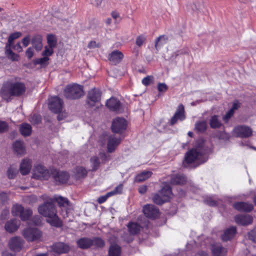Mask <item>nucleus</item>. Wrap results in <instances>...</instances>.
<instances>
[{
  "instance_id": "20e7f679",
  "label": "nucleus",
  "mask_w": 256,
  "mask_h": 256,
  "mask_svg": "<svg viewBox=\"0 0 256 256\" xmlns=\"http://www.w3.org/2000/svg\"><path fill=\"white\" fill-rule=\"evenodd\" d=\"M64 96L69 99L74 100L80 98L84 95L83 87L78 84L68 86L64 91Z\"/></svg>"
},
{
  "instance_id": "5701e85b",
  "label": "nucleus",
  "mask_w": 256,
  "mask_h": 256,
  "mask_svg": "<svg viewBox=\"0 0 256 256\" xmlns=\"http://www.w3.org/2000/svg\"><path fill=\"white\" fill-rule=\"evenodd\" d=\"M31 162L28 158L24 159L20 165V172L22 175L28 174L31 170Z\"/></svg>"
},
{
  "instance_id": "4be33fe9",
  "label": "nucleus",
  "mask_w": 256,
  "mask_h": 256,
  "mask_svg": "<svg viewBox=\"0 0 256 256\" xmlns=\"http://www.w3.org/2000/svg\"><path fill=\"white\" fill-rule=\"evenodd\" d=\"M76 244L80 248L87 249L93 246V241L92 238L84 237L78 240Z\"/></svg>"
},
{
  "instance_id": "a18cd8bd",
  "label": "nucleus",
  "mask_w": 256,
  "mask_h": 256,
  "mask_svg": "<svg viewBox=\"0 0 256 256\" xmlns=\"http://www.w3.org/2000/svg\"><path fill=\"white\" fill-rule=\"evenodd\" d=\"M29 120L32 124H37L41 122L42 118L39 114H33L30 116Z\"/></svg>"
},
{
  "instance_id": "052dcab7",
  "label": "nucleus",
  "mask_w": 256,
  "mask_h": 256,
  "mask_svg": "<svg viewBox=\"0 0 256 256\" xmlns=\"http://www.w3.org/2000/svg\"><path fill=\"white\" fill-rule=\"evenodd\" d=\"M248 236L249 239L252 240L253 242H254V237L256 236V228H254L248 234Z\"/></svg>"
},
{
  "instance_id": "39448f33",
  "label": "nucleus",
  "mask_w": 256,
  "mask_h": 256,
  "mask_svg": "<svg viewBox=\"0 0 256 256\" xmlns=\"http://www.w3.org/2000/svg\"><path fill=\"white\" fill-rule=\"evenodd\" d=\"M12 212L13 216H20L22 220H28L32 214L31 210H24L22 205L18 204H16L12 206Z\"/></svg>"
},
{
  "instance_id": "f3484780",
  "label": "nucleus",
  "mask_w": 256,
  "mask_h": 256,
  "mask_svg": "<svg viewBox=\"0 0 256 256\" xmlns=\"http://www.w3.org/2000/svg\"><path fill=\"white\" fill-rule=\"evenodd\" d=\"M235 220L239 224L246 226L252 223L253 218L250 215L242 214L236 216Z\"/></svg>"
},
{
  "instance_id": "8fccbe9b",
  "label": "nucleus",
  "mask_w": 256,
  "mask_h": 256,
  "mask_svg": "<svg viewBox=\"0 0 256 256\" xmlns=\"http://www.w3.org/2000/svg\"><path fill=\"white\" fill-rule=\"evenodd\" d=\"M53 53V48L46 46L44 47V50L42 52V56H48H48H52Z\"/></svg>"
},
{
  "instance_id": "09e8293b",
  "label": "nucleus",
  "mask_w": 256,
  "mask_h": 256,
  "mask_svg": "<svg viewBox=\"0 0 256 256\" xmlns=\"http://www.w3.org/2000/svg\"><path fill=\"white\" fill-rule=\"evenodd\" d=\"M48 43L49 48H54L56 46V42L53 36H48Z\"/></svg>"
},
{
  "instance_id": "e433bc0d",
  "label": "nucleus",
  "mask_w": 256,
  "mask_h": 256,
  "mask_svg": "<svg viewBox=\"0 0 256 256\" xmlns=\"http://www.w3.org/2000/svg\"><path fill=\"white\" fill-rule=\"evenodd\" d=\"M11 47H6V54L8 58L12 61H18L19 60L20 56L14 52L11 48Z\"/></svg>"
},
{
  "instance_id": "79ce46f5",
  "label": "nucleus",
  "mask_w": 256,
  "mask_h": 256,
  "mask_svg": "<svg viewBox=\"0 0 256 256\" xmlns=\"http://www.w3.org/2000/svg\"><path fill=\"white\" fill-rule=\"evenodd\" d=\"M168 40V37L162 35L160 36L156 40L155 47L158 50V48L162 44H165Z\"/></svg>"
},
{
  "instance_id": "ddd939ff",
  "label": "nucleus",
  "mask_w": 256,
  "mask_h": 256,
  "mask_svg": "<svg viewBox=\"0 0 256 256\" xmlns=\"http://www.w3.org/2000/svg\"><path fill=\"white\" fill-rule=\"evenodd\" d=\"M52 174L56 182L60 184L66 182L70 178V175L68 172H59L55 169L52 170Z\"/></svg>"
},
{
  "instance_id": "5fc2aeb1",
  "label": "nucleus",
  "mask_w": 256,
  "mask_h": 256,
  "mask_svg": "<svg viewBox=\"0 0 256 256\" xmlns=\"http://www.w3.org/2000/svg\"><path fill=\"white\" fill-rule=\"evenodd\" d=\"M158 88L160 92H165L168 89V86L164 83H160L158 86Z\"/></svg>"
},
{
  "instance_id": "c03bdc74",
  "label": "nucleus",
  "mask_w": 256,
  "mask_h": 256,
  "mask_svg": "<svg viewBox=\"0 0 256 256\" xmlns=\"http://www.w3.org/2000/svg\"><path fill=\"white\" fill-rule=\"evenodd\" d=\"M50 58L48 56H43V58L34 60V64H40L42 66H45L48 64V62Z\"/></svg>"
},
{
  "instance_id": "423d86ee",
  "label": "nucleus",
  "mask_w": 256,
  "mask_h": 256,
  "mask_svg": "<svg viewBox=\"0 0 256 256\" xmlns=\"http://www.w3.org/2000/svg\"><path fill=\"white\" fill-rule=\"evenodd\" d=\"M32 177L36 180H47L50 177V172L44 166H36L33 170Z\"/></svg>"
},
{
  "instance_id": "0e129e2a",
  "label": "nucleus",
  "mask_w": 256,
  "mask_h": 256,
  "mask_svg": "<svg viewBox=\"0 0 256 256\" xmlns=\"http://www.w3.org/2000/svg\"><path fill=\"white\" fill-rule=\"evenodd\" d=\"M100 158L104 163H106L110 160V156L104 153L101 154Z\"/></svg>"
},
{
  "instance_id": "412c9836",
  "label": "nucleus",
  "mask_w": 256,
  "mask_h": 256,
  "mask_svg": "<svg viewBox=\"0 0 256 256\" xmlns=\"http://www.w3.org/2000/svg\"><path fill=\"white\" fill-rule=\"evenodd\" d=\"M70 246L68 244L64 242H58L52 246L53 250L58 254L68 252L70 250Z\"/></svg>"
},
{
  "instance_id": "de8ad7c7",
  "label": "nucleus",
  "mask_w": 256,
  "mask_h": 256,
  "mask_svg": "<svg viewBox=\"0 0 256 256\" xmlns=\"http://www.w3.org/2000/svg\"><path fill=\"white\" fill-rule=\"evenodd\" d=\"M93 246L98 248H102L104 246V241L99 238H92Z\"/></svg>"
},
{
  "instance_id": "cd10ccee",
  "label": "nucleus",
  "mask_w": 256,
  "mask_h": 256,
  "mask_svg": "<svg viewBox=\"0 0 256 256\" xmlns=\"http://www.w3.org/2000/svg\"><path fill=\"white\" fill-rule=\"evenodd\" d=\"M158 192L166 202L168 200L172 194L171 188L168 184H165Z\"/></svg>"
},
{
  "instance_id": "ea45409f",
  "label": "nucleus",
  "mask_w": 256,
  "mask_h": 256,
  "mask_svg": "<svg viewBox=\"0 0 256 256\" xmlns=\"http://www.w3.org/2000/svg\"><path fill=\"white\" fill-rule=\"evenodd\" d=\"M18 174V170L16 166H10L7 170V175L10 179L14 178Z\"/></svg>"
},
{
  "instance_id": "f257e3e1",
  "label": "nucleus",
  "mask_w": 256,
  "mask_h": 256,
  "mask_svg": "<svg viewBox=\"0 0 256 256\" xmlns=\"http://www.w3.org/2000/svg\"><path fill=\"white\" fill-rule=\"evenodd\" d=\"M40 198L44 200H49L46 195H42ZM38 212L40 214L47 218V222L52 226L60 228L62 226V221L57 215L56 206L52 202L46 201L39 206Z\"/></svg>"
},
{
  "instance_id": "c756f323",
  "label": "nucleus",
  "mask_w": 256,
  "mask_h": 256,
  "mask_svg": "<svg viewBox=\"0 0 256 256\" xmlns=\"http://www.w3.org/2000/svg\"><path fill=\"white\" fill-rule=\"evenodd\" d=\"M86 175V170L82 166L76 168L74 171V176L76 179L84 178Z\"/></svg>"
},
{
  "instance_id": "c85d7f7f",
  "label": "nucleus",
  "mask_w": 256,
  "mask_h": 256,
  "mask_svg": "<svg viewBox=\"0 0 256 256\" xmlns=\"http://www.w3.org/2000/svg\"><path fill=\"white\" fill-rule=\"evenodd\" d=\"M236 233V228L232 226L230 228L226 230L224 234L222 236V238L224 241H228L234 238Z\"/></svg>"
},
{
  "instance_id": "a19ab883",
  "label": "nucleus",
  "mask_w": 256,
  "mask_h": 256,
  "mask_svg": "<svg viewBox=\"0 0 256 256\" xmlns=\"http://www.w3.org/2000/svg\"><path fill=\"white\" fill-rule=\"evenodd\" d=\"M56 201L58 203L60 207L67 208L69 205V202L66 198L62 196H58L55 198Z\"/></svg>"
},
{
  "instance_id": "49530a36",
  "label": "nucleus",
  "mask_w": 256,
  "mask_h": 256,
  "mask_svg": "<svg viewBox=\"0 0 256 256\" xmlns=\"http://www.w3.org/2000/svg\"><path fill=\"white\" fill-rule=\"evenodd\" d=\"M152 200L155 204H162L166 202L164 199L162 198V197L158 192L154 195L152 198Z\"/></svg>"
},
{
  "instance_id": "393cba45",
  "label": "nucleus",
  "mask_w": 256,
  "mask_h": 256,
  "mask_svg": "<svg viewBox=\"0 0 256 256\" xmlns=\"http://www.w3.org/2000/svg\"><path fill=\"white\" fill-rule=\"evenodd\" d=\"M32 47L34 48L38 52L41 50L43 46L42 36L40 35L34 36L32 39Z\"/></svg>"
},
{
  "instance_id": "37998d69",
  "label": "nucleus",
  "mask_w": 256,
  "mask_h": 256,
  "mask_svg": "<svg viewBox=\"0 0 256 256\" xmlns=\"http://www.w3.org/2000/svg\"><path fill=\"white\" fill-rule=\"evenodd\" d=\"M90 161L92 164V170H96L100 166L99 158L96 156H92L91 158Z\"/></svg>"
},
{
  "instance_id": "69168bd1",
  "label": "nucleus",
  "mask_w": 256,
  "mask_h": 256,
  "mask_svg": "<svg viewBox=\"0 0 256 256\" xmlns=\"http://www.w3.org/2000/svg\"><path fill=\"white\" fill-rule=\"evenodd\" d=\"M150 80L151 78L150 76H146L142 79V83L145 86H148L150 84Z\"/></svg>"
},
{
  "instance_id": "4468645a",
  "label": "nucleus",
  "mask_w": 256,
  "mask_h": 256,
  "mask_svg": "<svg viewBox=\"0 0 256 256\" xmlns=\"http://www.w3.org/2000/svg\"><path fill=\"white\" fill-rule=\"evenodd\" d=\"M120 142L121 140L120 138H117L114 135L109 136L107 142L108 152L110 153L114 152Z\"/></svg>"
},
{
  "instance_id": "aec40b11",
  "label": "nucleus",
  "mask_w": 256,
  "mask_h": 256,
  "mask_svg": "<svg viewBox=\"0 0 256 256\" xmlns=\"http://www.w3.org/2000/svg\"><path fill=\"white\" fill-rule=\"evenodd\" d=\"M106 106L112 111L120 112V102L116 98H112L106 102Z\"/></svg>"
},
{
  "instance_id": "a211bd4d",
  "label": "nucleus",
  "mask_w": 256,
  "mask_h": 256,
  "mask_svg": "<svg viewBox=\"0 0 256 256\" xmlns=\"http://www.w3.org/2000/svg\"><path fill=\"white\" fill-rule=\"evenodd\" d=\"M235 209L240 212H250L254 209L252 204L245 202H238L234 204Z\"/></svg>"
},
{
  "instance_id": "4d7b16f0",
  "label": "nucleus",
  "mask_w": 256,
  "mask_h": 256,
  "mask_svg": "<svg viewBox=\"0 0 256 256\" xmlns=\"http://www.w3.org/2000/svg\"><path fill=\"white\" fill-rule=\"evenodd\" d=\"M234 114L230 110L223 117V120L225 122H228L229 120L234 115Z\"/></svg>"
},
{
  "instance_id": "7ed1b4c3",
  "label": "nucleus",
  "mask_w": 256,
  "mask_h": 256,
  "mask_svg": "<svg viewBox=\"0 0 256 256\" xmlns=\"http://www.w3.org/2000/svg\"><path fill=\"white\" fill-rule=\"evenodd\" d=\"M205 142L202 139H198L196 141V148H192L186 152L185 156V160L188 164H192L196 160H198L201 163L206 161V159L202 160L204 155L206 152Z\"/></svg>"
},
{
  "instance_id": "13d9d810",
  "label": "nucleus",
  "mask_w": 256,
  "mask_h": 256,
  "mask_svg": "<svg viewBox=\"0 0 256 256\" xmlns=\"http://www.w3.org/2000/svg\"><path fill=\"white\" fill-rule=\"evenodd\" d=\"M30 42V36L28 35L25 36L22 40V42L24 47H26L28 46Z\"/></svg>"
},
{
  "instance_id": "680f3d73",
  "label": "nucleus",
  "mask_w": 256,
  "mask_h": 256,
  "mask_svg": "<svg viewBox=\"0 0 256 256\" xmlns=\"http://www.w3.org/2000/svg\"><path fill=\"white\" fill-rule=\"evenodd\" d=\"M240 102L238 101H235L233 104L232 108L230 109V110L234 113V111L240 107Z\"/></svg>"
},
{
  "instance_id": "9b49d317",
  "label": "nucleus",
  "mask_w": 256,
  "mask_h": 256,
  "mask_svg": "<svg viewBox=\"0 0 256 256\" xmlns=\"http://www.w3.org/2000/svg\"><path fill=\"white\" fill-rule=\"evenodd\" d=\"M234 134L238 137L246 138L250 136L252 130L250 128L246 126H238L234 129Z\"/></svg>"
},
{
  "instance_id": "473e14b6",
  "label": "nucleus",
  "mask_w": 256,
  "mask_h": 256,
  "mask_svg": "<svg viewBox=\"0 0 256 256\" xmlns=\"http://www.w3.org/2000/svg\"><path fill=\"white\" fill-rule=\"evenodd\" d=\"M213 256H225L226 250L222 246H213L212 248Z\"/></svg>"
},
{
  "instance_id": "bb28decb",
  "label": "nucleus",
  "mask_w": 256,
  "mask_h": 256,
  "mask_svg": "<svg viewBox=\"0 0 256 256\" xmlns=\"http://www.w3.org/2000/svg\"><path fill=\"white\" fill-rule=\"evenodd\" d=\"M19 222L16 220H12L8 222L5 225L6 231L12 232L18 230L19 226Z\"/></svg>"
},
{
  "instance_id": "f03ea898",
  "label": "nucleus",
  "mask_w": 256,
  "mask_h": 256,
  "mask_svg": "<svg viewBox=\"0 0 256 256\" xmlns=\"http://www.w3.org/2000/svg\"><path fill=\"white\" fill-rule=\"evenodd\" d=\"M26 91V86L24 83L7 81L3 84L0 88V96L3 100L8 102L12 100V96H21Z\"/></svg>"
},
{
  "instance_id": "2f4dec72",
  "label": "nucleus",
  "mask_w": 256,
  "mask_h": 256,
  "mask_svg": "<svg viewBox=\"0 0 256 256\" xmlns=\"http://www.w3.org/2000/svg\"><path fill=\"white\" fill-rule=\"evenodd\" d=\"M20 131L23 136H28L30 135L32 132V128L30 124L24 123L20 126Z\"/></svg>"
},
{
  "instance_id": "9d476101",
  "label": "nucleus",
  "mask_w": 256,
  "mask_h": 256,
  "mask_svg": "<svg viewBox=\"0 0 256 256\" xmlns=\"http://www.w3.org/2000/svg\"><path fill=\"white\" fill-rule=\"evenodd\" d=\"M127 125V122L124 118H116L113 120L112 130L114 133L121 134L126 130Z\"/></svg>"
},
{
  "instance_id": "a878e982",
  "label": "nucleus",
  "mask_w": 256,
  "mask_h": 256,
  "mask_svg": "<svg viewBox=\"0 0 256 256\" xmlns=\"http://www.w3.org/2000/svg\"><path fill=\"white\" fill-rule=\"evenodd\" d=\"M186 182V177L182 174L172 175L171 176L170 183L174 184H184Z\"/></svg>"
},
{
  "instance_id": "6e6d98bb",
  "label": "nucleus",
  "mask_w": 256,
  "mask_h": 256,
  "mask_svg": "<svg viewBox=\"0 0 256 256\" xmlns=\"http://www.w3.org/2000/svg\"><path fill=\"white\" fill-rule=\"evenodd\" d=\"M204 202L210 206H215L217 204V202L211 198H208L204 200Z\"/></svg>"
},
{
  "instance_id": "7c9ffc66",
  "label": "nucleus",
  "mask_w": 256,
  "mask_h": 256,
  "mask_svg": "<svg viewBox=\"0 0 256 256\" xmlns=\"http://www.w3.org/2000/svg\"><path fill=\"white\" fill-rule=\"evenodd\" d=\"M128 232L132 235L137 234L141 230V226L136 222H129L128 224Z\"/></svg>"
},
{
  "instance_id": "774afa93",
  "label": "nucleus",
  "mask_w": 256,
  "mask_h": 256,
  "mask_svg": "<svg viewBox=\"0 0 256 256\" xmlns=\"http://www.w3.org/2000/svg\"><path fill=\"white\" fill-rule=\"evenodd\" d=\"M13 48L19 52H22L23 50L20 42L16 43V44L14 46Z\"/></svg>"
},
{
  "instance_id": "864d4df0",
  "label": "nucleus",
  "mask_w": 256,
  "mask_h": 256,
  "mask_svg": "<svg viewBox=\"0 0 256 256\" xmlns=\"http://www.w3.org/2000/svg\"><path fill=\"white\" fill-rule=\"evenodd\" d=\"M26 55L28 59H30L34 56L33 47L28 48L26 52Z\"/></svg>"
},
{
  "instance_id": "c9c22d12",
  "label": "nucleus",
  "mask_w": 256,
  "mask_h": 256,
  "mask_svg": "<svg viewBox=\"0 0 256 256\" xmlns=\"http://www.w3.org/2000/svg\"><path fill=\"white\" fill-rule=\"evenodd\" d=\"M208 124L206 121H198L195 124L194 130L198 132L202 133L206 130Z\"/></svg>"
},
{
  "instance_id": "338daca9",
  "label": "nucleus",
  "mask_w": 256,
  "mask_h": 256,
  "mask_svg": "<svg viewBox=\"0 0 256 256\" xmlns=\"http://www.w3.org/2000/svg\"><path fill=\"white\" fill-rule=\"evenodd\" d=\"M122 190V185L120 184L119 186H117L115 188L114 190V192H116V194H121Z\"/></svg>"
},
{
  "instance_id": "2eb2a0df",
  "label": "nucleus",
  "mask_w": 256,
  "mask_h": 256,
  "mask_svg": "<svg viewBox=\"0 0 256 256\" xmlns=\"http://www.w3.org/2000/svg\"><path fill=\"white\" fill-rule=\"evenodd\" d=\"M185 118L184 106L182 104H180L170 120V124L173 126L178 122V120H182Z\"/></svg>"
},
{
  "instance_id": "6e6552de",
  "label": "nucleus",
  "mask_w": 256,
  "mask_h": 256,
  "mask_svg": "<svg viewBox=\"0 0 256 256\" xmlns=\"http://www.w3.org/2000/svg\"><path fill=\"white\" fill-rule=\"evenodd\" d=\"M24 238L28 242L36 241L42 237V232L36 228H26L23 232Z\"/></svg>"
},
{
  "instance_id": "bf43d9fd",
  "label": "nucleus",
  "mask_w": 256,
  "mask_h": 256,
  "mask_svg": "<svg viewBox=\"0 0 256 256\" xmlns=\"http://www.w3.org/2000/svg\"><path fill=\"white\" fill-rule=\"evenodd\" d=\"M8 200V194L6 192L0 193V201L2 202H6Z\"/></svg>"
},
{
  "instance_id": "603ef678",
  "label": "nucleus",
  "mask_w": 256,
  "mask_h": 256,
  "mask_svg": "<svg viewBox=\"0 0 256 256\" xmlns=\"http://www.w3.org/2000/svg\"><path fill=\"white\" fill-rule=\"evenodd\" d=\"M8 124L6 122L0 120V132H4L8 130Z\"/></svg>"
},
{
  "instance_id": "dca6fc26",
  "label": "nucleus",
  "mask_w": 256,
  "mask_h": 256,
  "mask_svg": "<svg viewBox=\"0 0 256 256\" xmlns=\"http://www.w3.org/2000/svg\"><path fill=\"white\" fill-rule=\"evenodd\" d=\"M14 153L17 156H22L26 154V146L22 141L17 140L12 145Z\"/></svg>"
},
{
  "instance_id": "3c124183",
  "label": "nucleus",
  "mask_w": 256,
  "mask_h": 256,
  "mask_svg": "<svg viewBox=\"0 0 256 256\" xmlns=\"http://www.w3.org/2000/svg\"><path fill=\"white\" fill-rule=\"evenodd\" d=\"M146 38L144 36L141 35L138 36L136 38V44L138 46H141L146 41Z\"/></svg>"
},
{
  "instance_id": "1a4fd4ad",
  "label": "nucleus",
  "mask_w": 256,
  "mask_h": 256,
  "mask_svg": "<svg viewBox=\"0 0 256 256\" xmlns=\"http://www.w3.org/2000/svg\"><path fill=\"white\" fill-rule=\"evenodd\" d=\"M49 109L53 112L57 114L63 109V100L58 96L52 97L48 99Z\"/></svg>"
},
{
  "instance_id": "6ab92c4d",
  "label": "nucleus",
  "mask_w": 256,
  "mask_h": 256,
  "mask_svg": "<svg viewBox=\"0 0 256 256\" xmlns=\"http://www.w3.org/2000/svg\"><path fill=\"white\" fill-rule=\"evenodd\" d=\"M22 240L18 237L11 238L9 242L10 248L14 251H20L22 246Z\"/></svg>"
},
{
  "instance_id": "4c0bfd02",
  "label": "nucleus",
  "mask_w": 256,
  "mask_h": 256,
  "mask_svg": "<svg viewBox=\"0 0 256 256\" xmlns=\"http://www.w3.org/2000/svg\"><path fill=\"white\" fill-rule=\"evenodd\" d=\"M22 34L20 32H15L10 34L8 38V43L6 44V47H11L14 41L22 36Z\"/></svg>"
},
{
  "instance_id": "0eeeda50",
  "label": "nucleus",
  "mask_w": 256,
  "mask_h": 256,
  "mask_svg": "<svg viewBox=\"0 0 256 256\" xmlns=\"http://www.w3.org/2000/svg\"><path fill=\"white\" fill-rule=\"evenodd\" d=\"M102 93L99 89L94 88L90 90L87 95L86 103L90 107L99 103L101 100Z\"/></svg>"
},
{
  "instance_id": "58836bf2",
  "label": "nucleus",
  "mask_w": 256,
  "mask_h": 256,
  "mask_svg": "<svg viewBox=\"0 0 256 256\" xmlns=\"http://www.w3.org/2000/svg\"><path fill=\"white\" fill-rule=\"evenodd\" d=\"M120 248L118 245H112L110 248L108 254L109 256H120Z\"/></svg>"
},
{
  "instance_id": "f704fd0d",
  "label": "nucleus",
  "mask_w": 256,
  "mask_h": 256,
  "mask_svg": "<svg viewBox=\"0 0 256 256\" xmlns=\"http://www.w3.org/2000/svg\"><path fill=\"white\" fill-rule=\"evenodd\" d=\"M210 125L212 128H220L222 126V123L219 120L218 116L214 115L210 118Z\"/></svg>"
},
{
  "instance_id": "72a5a7b5",
  "label": "nucleus",
  "mask_w": 256,
  "mask_h": 256,
  "mask_svg": "<svg viewBox=\"0 0 256 256\" xmlns=\"http://www.w3.org/2000/svg\"><path fill=\"white\" fill-rule=\"evenodd\" d=\"M152 174L150 171H144L136 176L135 182H143L150 178Z\"/></svg>"
},
{
  "instance_id": "f8f14e48",
  "label": "nucleus",
  "mask_w": 256,
  "mask_h": 256,
  "mask_svg": "<svg viewBox=\"0 0 256 256\" xmlns=\"http://www.w3.org/2000/svg\"><path fill=\"white\" fill-rule=\"evenodd\" d=\"M143 212L144 215L149 218H156L159 216V210L154 206L147 204L144 206Z\"/></svg>"
},
{
  "instance_id": "b1692460",
  "label": "nucleus",
  "mask_w": 256,
  "mask_h": 256,
  "mask_svg": "<svg viewBox=\"0 0 256 256\" xmlns=\"http://www.w3.org/2000/svg\"><path fill=\"white\" fill-rule=\"evenodd\" d=\"M124 57L122 53L118 50H114L109 54L108 59L114 64H116L119 63Z\"/></svg>"
},
{
  "instance_id": "e2e57ef3",
  "label": "nucleus",
  "mask_w": 256,
  "mask_h": 256,
  "mask_svg": "<svg viewBox=\"0 0 256 256\" xmlns=\"http://www.w3.org/2000/svg\"><path fill=\"white\" fill-rule=\"evenodd\" d=\"M58 114V120H62L67 116V114L64 111H62V110L61 112H59Z\"/></svg>"
}]
</instances>
